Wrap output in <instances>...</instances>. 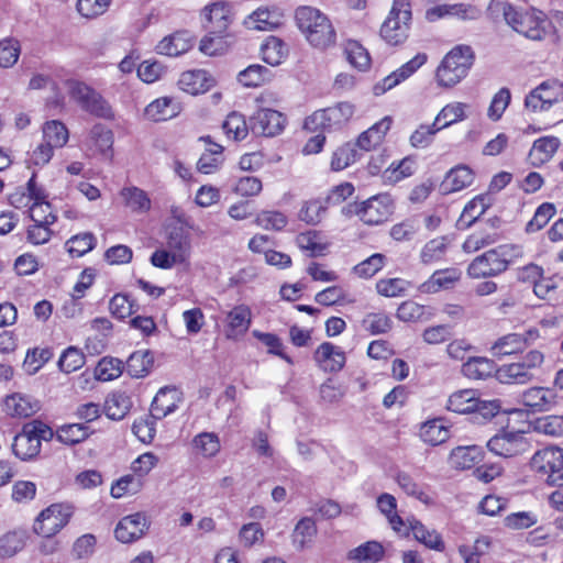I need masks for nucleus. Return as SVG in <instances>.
Listing matches in <instances>:
<instances>
[{"label": "nucleus", "instance_id": "1", "mask_svg": "<svg viewBox=\"0 0 563 563\" xmlns=\"http://www.w3.org/2000/svg\"><path fill=\"white\" fill-rule=\"evenodd\" d=\"M522 255L523 250L520 245H499L476 256L467 266V275L474 279L496 277L505 273L510 264Z\"/></svg>", "mask_w": 563, "mask_h": 563}, {"label": "nucleus", "instance_id": "2", "mask_svg": "<svg viewBox=\"0 0 563 563\" xmlns=\"http://www.w3.org/2000/svg\"><path fill=\"white\" fill-rule=\"evenodd\" d=\"M296 23L307 41L314 47L324 49L334 45L335 30L328 16L312 7H299L295 14Z\"/></svg>", "mask_w": 563, "mask_h": 563}, {"label": "nucleus", "instance_id": "3", "mask_svg": "<svg viewBox=\"0 0 563 563\" xmlns=\"http://www.w3.org/2000/svg\"><path fill=\"white\" fill-rule=\"evenodd\" d=\"M475 53L468 45L453 47L437 69V80L442 87L451 88L468 74L474 64Z\"/></svg>", "mask_w": 563, "mask_h": 563}, {"label": "nucleus", "instance_id": "4", "mask_svg": "<svg viewBox=\"0 0 563 563\" xmlns=\"http://www.w3.org/2000/svg\"><path fill=\"white\" fill-rule=\"evenodd\" d=\"M506 23L517 33L531 41H542L547 35V20L541 11L517 9L510 3H503Z\"/></svg>", "mask_w": 563, "mask_h": 563}, {"label": "nucleus", "instance_id": "5", "mask_svg": "<svg viewBox=\"0 0 563 563\" xmlns=\"http://www.w3.org/2000/svg\"><path fill=\"white\" fill-rule=\"evenodd\" d=\"M53 437L54 432L47 424L40 420L30 421L14 437L12 451L22 461L31 460L40 453L42 441H49Z\"/></svg>", "mask_w": 563, "mask_h": 563}, {"label": "nucleus", "instance_id": "6", "mask_svg": "<svg viewBox=\"0 0 563 563\" xmlns=\"http://www.w3.org/2000/svg\"><path fill=\"white\" fill-rule=\"evenodd\" d=\"M410 22L409 0H394L389 14L380 26V37L393 46L402 44L408 37Z\"/></svg>", "mask_w": 563, "mask_h": 563}, {"label": "nucleus", "instance_id": "7", "mask_svg": "<svg viewBox=\"0 0 563 563\" xmlns=\"http://www.w3.org/2000/svg\"><path fill=\"white\" fill-rule=\"evenodd\" d=\"M354 113L349 102H339L333 107L314 111L305 120L303 128L310 132L331 131L345 125Z\"/></svg>", "mask_w": 563, "mask_h": 563}, {"label": "nucleus", "instance_id": "8", "mask_svg": "<svg viewBox=\"0 0 563 563\" xmlns=\"http://www.w3.org/2000/svg\"><path fill=\"white\" fill-rule=\"evenodd\" d=\"M531 468L551 485H563V450L549 446L537 451L531 457Z\"/></svg>", "mask_w": 563, "mask_h": 563}, {"label": "nucleus", "instance_id": "9", "mask_svg": "<svg viewBox=\"0 0 563 563\" xmlns=\"http://www.w3.org/2000/svg\"><path fill=\"white\" fill-rule=\"evenodd\" d=\"M73 507L66 504H53L37 516L33 530L36 534L51 538L58 533L69 521Z\"/></svg>", "mask_w": 563, "mask_h": 563}, {"label": "nucleus", "instance_id": "10", "mask_svg": "<svg viewBox=\"0 0 563 563\" xmlns=\"http://www.w3.org/2000/svg\"><path fill=\"white\" fill-rule=\"evenodd\" d=\"M69 93L85 111L102 119L113 118L110 104L95 89L86 84L71 81L69 84Z\"/></svg>", "mask_w": 563, "mask_h": 563}, {"label": "nucleus", "instance_id": "11", "mask_svg": "<svg viewBox=\"0 0 563 563\" xmlns=\"http://www.w3.org/2000/svg\"><path fill=\"white\" fill-rule=\"evenodd\" d=\"M201 24L210 34H223L233 21L232 7L227 1H214L200 11Z\"/></svg>", "mask_w": 563, "mask_h": 563}, {"label": "nucleus", "instance_id": "12", "mask_svg": "<svg viewBox=\"0 0 563 563\" xmlns=\"http://www.w3.org/2000/svg\"><path fill=\"white\" fill-rule=\"evenodd\" d=\"M286 124V117L269 108H261L250 119V129L255 135L273 137L280 134Z\"/></svg>", "mask_w": 563, "mask_h": 563}, {"label": "nucleus", "instance_id": "13", "mask_svg": "<svg viewBox=\"0 0 563 563\" xmlns=\"http://www.w3.org/2000/svg\"><path fill=\"white\" fill-rule=\"evenodd\" d=\"M356 213L366 224H380L393 213V201L388 195L373 196L357 206Z\"/></svg>", "mask_w": 563, "mask_h": 563}, {"label": "nucleus", "instance_id": "14", "mask_svg": "<svg viewBox=\"0 0 563 563\" xmlns=\"http://www.w3.org/2000/svg\"><path fill=\"white\" fill-rule=\"evenodd\" d=\"M488 450L501 457H514L528 450V442L521 432L503 431L487 442Z\"/></svg>", "mask_w": 563, "mask_h": 563}, {"label": "nucleus", "instance_id": "15", "mask_svg": "<svg viewBox=\"0 0 563 563\" xmlns=\"http://www.w3.org/2000/svg\"><path fill=\"white\" fill-rule=\"evenodd\" d=\"M538 336L537 329H530L525 333H508L493 343L490 353L493 356L501 357L521 352Z\"/></svg>", "mask_w": 563, "mask_h": 563}, {"label": "nucleus", "instance_id": "16", "mask_svg": "<svg viewBox=\"0 0 563 563\" xmlns=\"http://www.w3.org/2000/svg\"><path fill=\"white\" fill-rule=\"evenodd\" d=\"M148 529V521L144 514L136 512L123 517L115 527L114 534L122 543H132L142 538Z\"/></svg>", "mask_w": 563, "mask_h": 563}, {"label": "nucleus", "instance_id": "17", "mask_svg": "<svg viewBox=\"0 0 563 563\" xmlns=\"http://www.w3.org/2000/svg\"><path fill=\"white\" fill-rule=\"evenodd\" d=\"M427 62L424 53L417 54L412 59L404 64L400 68L385 77L380 82L374 86V93L376 96L385 93L387 90L394 88L408 77H410L417 69H419Z\"/></svg>", "mask_w": 563, "mask_h": 563}, {"label": "nucleus", "instance_id": "18", "mask_svg": "<svg viewBox=\"0 0 563 563\" xmlns=\"http://www.w3.org/2000/svg\"><path fill=\"white\" fill-rule=\"evenodd\" d=\"M181 400V393L176 387L166 386L161 388L152 401L151 417L154 420L165 418L177 409Z\"/></svg>", "mask_w": 563, "mask_h": 563}, {"label": "nucleus", "instance_id": "19", "mask_svg": "<svg viewBox=\"0 0 563 563\" xmlns=\"http://www.w3.org/2000/svg\"><path fill=\"white\" fill-rule=\"evenodd\" d=\"M520 401L531 412H542L551 410L556 405L558 396L553 389L531 387L521 394Z\"/></svg>", "mask_w": 563, "mask_h": 563}, {"label": "nucleus", "instance_id": "20", "mask_svg": "<svg viewBox=\"0 0 563 563\" xmlns=\"http://www.w3.org/2000/svg\"><path fill=\"white\" fill-rule=\"evenodd\" d=\"M313 358L319 367L324 372H340L345 364V353L330 342H323L318 346L313 354Z\"/></svg>", "mask_w": 563, "mask_h": 563}, {"label": "nucleus", "instance_id": "21", "mask_svg": "<svg viewBox=\"0 0 563 563\" xmlns=\"http://www.w3.org/2000/svg\"><path fill=\"white\" fill-rule=\"evenodd\" d=\"M40 408V401L26 394L14 393L4 399V410L11 417L27 418Z\"/></svg>", "mask_w": 563, "mask_h": 563}, {"label": "nucleus", "instance_id": "22", "mask_svg": "<svg viewBox=\"0 0 563 563\" xmlns=\"http://www.w3.org/2000/svg\"><path fill=\"white\" fill-rule=\"evenodd\" d=\"M213 85V78L205 69L184 71L178 80L179 88L190 95L203 93Z\"/></svg>", "mask_w": 563, "mask_h": 563}, {"label": "nucleus", "instance_id": "23", "mask_svg": "<svg viewBox=\"0 0 563 563\" xmlns=\"http://www.w3.org/2000/svg\"><path fill=\"white\" fill-rule=\"evenodd\" d=\"M194 45V41L188 31H178L165 36L156 45L158 54L166 56H179L187 53Z\"/></svg>", "mask_w": 563, "mask_h": 563}, {"label": "nucleus", "instance_id": "24", "mask_svg": "<svg viewBox=\"0 0 563 563\" xmlns=\"http://www.w3.org/2000/svg\"><path fill=\"white\" fill-rule=\"evenodd\" d=\"M167 251L173 254L174 260L185 264L188 262L191 251L189 235L180 227L172 228L166 238Z\"/></svg>", "mask_w": 563, "mask_h": 563}, {"label": "nucleus", "instance_id": "25", "mask_svg": "<svg viewBox=\"0 0 563 563\" xmlns=\"http://www.w3.org/2000/svg\"><path fill=\"white\" fill-rule=\"evenodd\" d=\"M475 175L472 168L467 165H457L451 168L441 184V190L443 194H451L460 191L474 181Z\"/></svg>", "mask_w": 563, "mask_h": 563}, {"label": "nucleus", "instance_id": "26", "mask_svg": "<svg viewBox=\"0 0 563 563\" xmlns=\"http://www.w3.org/2000/svg\"><path fill=\"white\" fill-rule=\"evenodd\" d=\"M483 459V450L478 445H461L449 455V464L455 470H470Z\"/></svg>", "mask_w": 563, "mask_h": 563}, {"label": "nucleus", "instance_id": "27", "mask_svg": "<svg viewBox=\"0 0 563 563\" xmlns=\"http://www.w3.org/2000/svg\"><path fill=\"white\" fill-rule=\"evenodd\" d=\"M391 125V119L386 117L379 122L375 123L373 126H371L368 130L361 133V135L357 137L356 142L353 143V145H356V148L360 151H372L376 146H378L388 130Z\"/></svg>", "mask_w": 563, "mask_h": 563}, {"label": "nucleus", "instance_id": "28", "mask_svg": "<svg viewBox=\"0 0 563 563\" xmlns=\"http://www.w3.org/2000/svg\"><path fill=\"white\" fill-rule=\"evenodd\" d=\"M461 275V271L454 267L435 271L431 277L421 285V291L434 294L441 289H449L460 280Z\"/></svg>", "mask_w": 563, "mask_h": 563}, {"label": "nucleus", "instance_id": "29", "mask_svg": "<svg viewBox=\"0 0 563 563\" xmlns=\"http://www.w3.org/2000/svg\"><path fill=\"white\" fill-rule=\"evenodd\" d=\"M31 219L35 224L30 227L27 230V241L35 245L48 242L52 235L49 225L56 222L57 217L53 212L43 217L37 216L36 213H31Z\"/></svg>", "mask_w": 563, "mask_h": 563}, {"label": "nucleus", "instance_id": "30", "mask_svg": "<svg viewBox=\"0 0 563 563\" xmlns=\"http://www.w3.org/2000/svg\"><path fill=\"white\" fill-rule=\"evenodd\" d=\"M560 146V140L555 136H543L533 142L529 152V158L533 166H540L549 162Z\"/></svg>", "mask_w": 563, "mask_h": 563}, {"label": "nucleus", "instance_id": "31", "mask_svg": "<svg viewBox=\"0 0 563 563\" xmlns=\"http://www.w3.org/2000/svg\"><path fill=\"white\" fill-rule=\"evenodd\" d=\"M180 111L179 103L169 97H162L145 108V115L152 121H166L176 117Z\"/></svg>", "mask_w": 563, "mask_h": 563}, {"label": "nucleus", "instance_id": "32", "mask_svg": "<svg viewBox=\"0 0 563 563\" xmlns=\"http://www.w3.org/2000/svg\"><path fill=\"white\" fill-rule=\"evenodd\" d=\"M408 523L415 539L418 542L424 544L427 548L431 550H435L439 552L444 551L445 544L440 533H438L433 529H428L422 522L415 518L409 519Z\"/></svg>", "mask_w": 563, "mask_h": 563}, {"label": "nucleus", "instance_id": "33", "mask_svg": "<svg viewBox=\"0 0 563 563\" xmlns=\"http://www.w3.org/2000/svg\"><path fill=\"white\" fill-rule=\"evenodd\" d=\"M228 330L227 336L235 339L244 334L251 324V311L245 306H238L233 308L227 317Z\"/></svg>", "mask_w": 563, "mask_h": 563}, {"label": "nucleus", "instance_id": "34", "mask_svg": "<svg viewBox=\"0 0 563 563\" xmlns=\"http://www.w3.org/2000/svg\"><path fill=\"white\" fill-rule=\"evenodd\" d=\"M493 203L489 194H482L473 198L464 207L459 223L470 228Z\"/></svg>", "mask_w": 563, "mask_h": 563}, {"label": "nucleus", "instance_id": "35", "mask_svg": "<svg viewBox=\"0 0 563 563\" xmlns=\"http://www.w3.org/2000/svg\"><path fill=\"white\" fill-rule=\"evenodd\" d=\"M478 404L477 391L474 389H463L453 393L446 404V408L456 413H472L476 410Z\"/></svg>", "mask_w": 563, "mask_h": 563}, {"label": "nucleus", "instance_id": "36", "mask_svg": "<svg viewBox=\"0 0 563 563\" xmlns=\"http://www.w3.org/2000/svg\"><path fill=\"white\" fill-rule=\"evenodd\" d=\"M497 373L496 364L493 360L482 356L470 357L462 365V373L471 379H485Z\"/></svg>", "mask_w": 563, "mask_h": 563}, {"label": "nucleus", "instance_id": "37", "mask_svg": "<svg viewBox=\"0 0 563 563\" xmlns=\"http://www.w3.org/2000/svg\"><path fill=\"white\" fill-rule=\"evenodd\" d=\"M131 407V398L125 393L118 391L107 397L103 411L109 419L121 420L129 413Z\"/></svg>", "mask_w": 563, "mask_h": 563}, {"label": "nucleus", "instance_id": "38", "mask_svg": "<svg viewBox=\"0 0 563 563\" xmlns=\"http://www.w3.org/2000/svg\"><path fill=\"white\" fill-rule=\"evenodd\" d=\"M384 548L376 541H367L351 550L347 559L357 563H376L384 558Z\"/></svg>", "mask_w": 563, "mask_h": 563}, {"label": "nucleus", "instance_id": "39", "mask_svg": "<svg viewBox=\"0 0 563 563\" xmlns=\"http://www.w3.org/2000/svg\"><path fill=\"white\" fill-rule=\"evenodd\" d=\"M479 11L471 5H438L428 10L427 15L430 20L439 19L445 15H454L462 20L477 19Z\"/></svg>", "mask_w": 563, "mask_h": 563}, {"label": "nucleus", "instance_id": "40", "mask_svg": "<svg viewBox=\"0 0 563 563\" xmlns=\"http://www.w3.org/2000/svg\"><path fill=\"white\" fill-rule=\"evenodd\" d=\"M420 438L426 443L439 445L450 438V430L441 419H433L421 426Z\"/></svg>", "mask_w": 563, "mask_h": 563}, {"label": "nucleus", "instance_id": "41", "mask_svg": "<svg viewBox=\"0 0 563 563\" xmlns=\"http://www.w3.org/2000/svg\"><path fill=\"white\" fill-rule=\"evenodd\" d=\"M262 58L265 63L272 66L282 64L287 55V48L285 43L275 36H269L261 45Z\"/></svg>", "mask_w": 563, "mask_h": 563}, {"label": "nucleus", "instance_id": "42", "mask_svg": "<svg viewBox=\"0 0 563 563\" xmlns=\"http://www.w3.org/2000/svg\"><path fill=\"white\" fill-rule=\"evenodd\" d=\"M317 526L312 518H301L292 531V543L297 550H303L317 534Z\"/></svg>", "mask_w": 563, "mask_h": 563}, {"label": "nucleus", "instance_id": "43", "mask_svg": "<svg viewBox=\"0 0 563 563\" xmlns=\"http://www.w3.org/2000/svg\"><path fill=\"white\" fill-rule=\"evenodd\" d=\"M154 358L150 351H136L126 361V371L130 376L140 378L150 373Z\"/></svg>", "mask_w": 563, "mask_h": 563}, {"label": "nucleus", "instance_id": "44", "mask_svg": "<svg viewBox=\"0 0 563 563\" xmlns=\"http://www.w3.org/2000/svg\"><path fill=\"white\" fill-rule=\"evenodd\" d=\"M124 205L133 212H146L151 208L147 194L137 187H126L120 192Z\"/></svg>", "mask_w": 563, "mask_h": 563}, {"label": "nucleus", "instance_id": "45", "mask_svg": "<svg viewBox=\"0 0 563 563\" xmlns=\"http://www.w3.org/2000/svg\"><path fill=\"white\" fill-rule=\"evenodd\" d=\"M360 157L361 153L356 148V145L347 142L333 152L331 158V169L335 172L343 170L351 164L355 163Z\"/></svg>", "mask_w": 563, "mask_h": 563}, {"label": "nucleus", "instance_id": "46", "mask_svg": "<svg viewBox=\"0 0 563 563\" xmlns=\"http://www.w3.org/2000/svg\"><path fill=\"white\" fill-rule=\"evenodd\" d=\"M497 378L503 384H528L532 375L526 373L518 362L505 364L497 369Z\"/></svg>", "mask_w": 563, "mask_h": 563}, {"label": "nucleus", "instance_id": "47", "mask_svg": "<svg viewBox=\"0 0 563 563\" xmlns=\"http://www.w3.org/2000/svg\"><path fill=\"white\" fill-rule=\"evenodd\" d=\"M68 137V130L60 121H48L43 126V141L49 143L54 148H62Z\"/></svg>", "mask_w": 563, "mask_h": 563}, {"label": "nucleus", "instance_id": "48", "mask_svg": "<svg viewBox=\"0 0 563 563\" xmlns=\"http://www.w3.org/2000/svg\"><path fill=\"white\" fill-rule=\"evenodd\" d=\"M222 129L227 136L234 141L244 140L249 134V130H251L244 115L235 111L228 114Z\"/></svg>", "mask_w": 563, "mask_h": 563}, {"label": "nucleus", "instance_id": "49", "mask_svg": "<svg viewBox=\"0 0 563 563\" xmlns=\"http://www.w3.org/2000/svg\"><path fill=\"white\" fill-rule=\"evenodd\" d=\"M25 547V536L23 532L9 531L0 537V559L13 558Z\"/></svg>", "mask_w": 563, "mask_h": 563}, {"label": "nucleus", "instance_id": "50", "mask_svg": "<svg viewBox=\"0 0 563 563\" xmlns=\"http://www.w3.org/2000/svg\"><path fill=\"white\" fill-rule=\"evenodd\" d=\"M296 244L300 250L309 252L311 257L320 256L327 250V244L321 242L320 233L317 231L298 234Z\"/></svg>", "mask_w": 563, "mask_h": 563}, {"label": "nucleus", "instance_id": "51", "mask_svg": "<svg viewBox=\"0 0 563 563\" xmlns=\"http://www.w3.org/2000/svg\"><path fill=\"white\" fill-rule=\"evenodd\" d=\"M124 368L121 360L114 357H103L99 361L95 369V377L101 382L118 378Z\"/></svg>", "mask_w": 563, "mask_h": 563}, {"label": "nucleus", "instance_id": "52", "mask_svg": "<svg viewBox=\"0 0 563 563\" xmlns=\"http://www.w3.org/2000/svg\"><path fill=\"white\" fill-rule=\"evenodd\" d=\"M467 104L462 102H454L446 104L435 117L434 122L439 125L440 130L450 126L451 124L461 121L465 118V109Z\"/></svg>", "mask_w": 563, "mask_h": 563}, {"label": "nucleus", "instance_id": "53", "mask_svg": "<svg viewBox=\"0 0 563 563\" xmlns=\"http://www.w3.org/2000/svg\"><path fill=\"white\" fill-rule=\"evenodd\" d=\"M344 53L350 64L355 68L365 70L369 67V54L358 42L349 41L345 45Z\"/></svg>", "mask_w": 563, "mask_h": 563}, {"label": "nucleus", "instance_id": "54", "mask_svg": "<svg viewBox=\"0 0 563 563\" xmlns=\"http://www.w3.org/2000/svg\"><path fill=\"white\" fill-rule=\"evenodd\" d=\"M328 209V202L321 200L306 201L300 211L299 219L308 224H318L324 217Z\"/></svg>", "mask_w": 563, "mask_h": 563}, {"label": "nucleus", "instance_id": "55", "mask_svg": "<svg viewBox=\"0 0 563 563\" xmlns=\"http://www.w3.org/2000/svg\"><path fill=\"white\" fill-rule=\"evenodd\" d=\"M139 306L128 295L115 294L110 302L109 310L118 319H125L136 312Z\"/></svg>", "mask_w": 563, "mask_h": 563}, {"label": "nucleus", "instance_id": "56", "mask_svg": "<svg viewBox=\"0 0 563 563\" xmlns=\"http://www.w3.org/2000/svg\"><path fill=\"white\" fill-rule=\"evenodd\" d=\"M555 206L551 202H543L538 207L533 218L527 223L526 232L534 233L543 229L555 214Z\"/></svg>", "mask_w": 563, "mask_h": 563}, {"label": "nucleus", "instance_id": "57", "mask_svg": "<svg viewBox=\"0 0 563 563\" xmlns=\"http://www.w3.org/2000/svg\"><path fill=\"white\" fill-rule=\"evenodd\" d=\"M85 354L75 346L67 347L58 360V367L64 373H73L85 365Z\"/></svg>", "mask_w": 563, "mask_h": 563}, {"label": "nucleus", "instance_id": "58", "mask_svg": "<svg viewBox=\"0 0 563 563\" xmlns=\"http://www.w3.org/2000/svg\"><path fill=\"white\" fill-rule=\"evenodd\" d=\"M89 435L88 427L84 423L63 426L57 430V439L65 444H76Z\"/></svg>", "mask_w": 563, "mask_h": 563}, {"label": "nucleus", "instance_id": "59", "mask_svg": "<svg viewBox=\"0 0 563 563\" xmlns=\"http://www.w3.org/2000/svg\"><path fill=\"white\" fill-rule=\"evenodd\" d=\"M95 242L92 233H81L70 238L65 245L71 256L80 257L95 247Z\"/></svg>", "mask_w": 563, "mask_h": 563}, {"label": "nucleus", "instance_id": "60", "mask_svg": "<svg viewBox=\"0 0 563 563\" xmlns=\"http://www.w3.org/2000/svg\"><path fill=\"white\" fill-rule=\"evenodd\" d=\"M271 71L261 65H251L239 74V81L246 87H257L269 79Z\"/></svg>", "mask_w": 563, "mask_h": 563}, {"label": "nucleus", "instance_id": "61", "mask_svg": "<svg viewBox=\"0 0 563 563\" xmlns=\"http://www.w3.org/2000/svg\"><path fill=\"white\" fill-rule=\"evenodd\" d=\"M396 317L404 322H417L427 320L428 313L424 306L407 300L398 307Z\"/></svg>", "mask_w": 563, "mask_h": 563}, {"label": "nucleus", "instance_id": "62", "mask_svg": "<svg viewBox=\"0 0 563 563\" xmlns=\"http://www.w3.org/2000/svg\"><path fill=\"white\" fill-rule=\"evenodd\" d=\"M254 29L267 31L277 27L280 24V15L276 11L268 9H258L250 16Z\"/></svg>", "mask_w": 563, "mask_h": 563}, {"label": "nucleus", "instance_id": "63", "mask_svg": "<svg viewBox=\"0 0 563 563\" xmlns=\"http://www.w3.org/2000/svg\"><path fill=\"white\" fill-rule=\"evenodd\" d=\"M390 318L382 312L368 313L363 320V327L373 335L383 334L391 329Z\"/></svg>", "mask_w": 563, "mask_h": 563}, {"label": "nucleus", "instance_id": "64", "mask_svg": "<svg viewBox=\"0 0 563 563\" xmlns=\"http://www.w3.org/2000/svg\"><path fill=\"white\" fill-rule=\"evenodd\" d=\"M256 223L265 230H283L287 223V217L280 211H262L256 217Z\"/></svg>", "mask_w": 563, "mask_h": 563}]
</instances>
